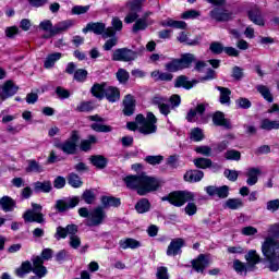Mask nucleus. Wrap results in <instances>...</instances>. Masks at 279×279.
<instances>
[{"instance_id": "48", "label": "nucleus", "mask_w": 279, "mask_h": 279, "mask_svg": "<svg viewBox=\"0 0 279 279\" xmlns=\"http://www.w3.org/2000/svg\"><path fill=\"white\" fill-rule=\"evenodd\" d=\"M225 158H226V160L239 161V160H241V151L235 150V149L227 150L225 154Z\"/></svg>"}, {"instance_id": "15", "label": "nucleus", "mask_w": 279, "mask_h": 279, "mask_svg": "<svg viewBox=\"0 0 279 279\" xmlns=\"http://www.w3.org/2000/svg\"><path fill=\"white\" fill-rule=\"evenodd\" d=\"M210 265V257L201 254L196 259L192 260V267L197 274H204V269Z\"/></svg>"}, {"instance_id": "62", "label": "nucleus", "mask_w": 279, "mask_h": 279, "mask_svg": "<svg viewBox=\"0 0 279 279\" xmlns=\"http://www.w3.org/2000/svg\"><path fill=\"white\" fill-rule=\"evenodd\" d=\"M268 234L275 239H279V223H274L268 227Z\"/></svg>"}, {"instance_id": "26", "label": "nucleus", "mask_w": 279, "mask_h": 279, "mask_svg": "<svg viewBox=\"0 0 279 279\" xmlns=\"http://www.w3.org/2000/svg\"><path fill=\"white\" fill-rule=\"evenodd\" d=\"M107 86L108 85L106 83H102V84L96 83L93 85L90 93L97 99H104V97H106Z\"/></svg>"}, {"instance_id": "35", "label": "nucleus", "mask_w": 279, "mask_h": 279, "mask_svg": "<svg viewBox=\"0 0 279 279\" xmlns=\"http://www.w3.org/2000/svg\"><path fill=\"white\" fill-rule=\"evenodd\" d=\"M34 189L37 193H49L51 191V182L50 181H37L34 183Z\"/></svg>"}, {"instance_id": "22", "label": "nucleus", "mask_w": 279, "mask_h": 279, "mask_svg": "<svg viewBox=\"0 0 279 279\" xmlns=\"http://www.w3.org/2000/svg\"><path fill=\"white\" fill-rule=\"evenodd\" d=\"M105 97L108 99V101L114 104V101H119V99H121V92H119V88L117 87L107 85Z\"/></svg>"}, {"instance_id": "7", "label": "nucleus", "mask_w": 279, "mask_h": 279, "mask_svg": "<svg viewBox=\"0 0 279 279\" xmlns=\"http://www.w3.org/2000/svg\"><path fill=\"white\" fill-rule=\"evenodd\" d=\"M169 102L171 106L167 104V98L161 96H156L153 99L154 106H157V108H159V112L160 114H163V117H169L173 108H179L180 104H182V99L180 98V95L174 94L170 97Z\"/></svg>"}, {"instance_id": "32", "label": "nucleus", "mask_w": 279, "mask_h": 279, "mask_svg": "<svg viewBox=\"0 0 279 279\" xmlns=\"http://www.w3.org/2000/svg\"><path fill=\"white\" fill-rule=\"evenodd\" d=\"M101 204L105 208L121 206V199L113 197V196H102L101 197Z\"/></svg>"}, {"instance_id": "52", "label": "nucleus", "mask_w": 279, "mask_h": 279, "mask_svg": "<svg viewBox=\"0 0 279 279\" xmlns=\"http://www.w3.org/2000/svg\"><path fill=\"white\" fill-rule=\"evenodd\" d=\"M92 130H94V132L108 133V132H112V126L106 125V124L94 123V124H92Z\"/></svg>"}, {"instance_id": "33", "label": "nucleus", "mask_w": 279, "mask_h": 279, "mask_svg": "<svg viewBox=\"0 0 279 279\" xmlns=\"http://www.w3.org/2000/svg\"><path fill=\"white\" fill-rule=\"evenodd\" d=\"M74 22L72 20H65L62 22H59L54 25V36L56 34H60L62 32H66V29H71L73 27Z\"/></svg>"}, {"instance_id": "34", "label": "nucleus", "mask_w": 279, "mask_h": 279, "mask_svg": "<svg viewBox=\"0 0 279 279\" xmlns=\"http://www.w3.org/2000/svg\"><path fill=\"white\" fill-rule=\"evenodd\" d=\"M119 244L122 250H128V248L136 250V247L141 246V242L130 238L125 240H121Z\"/></svg>"}, {"instance_id": "11", "label": "nucleus", "mask_w": 279, "mask_h": 279, "mask_svg": "<svg viewBox=\"0 0 279 279\" xmlns=\"http://www.w3.org/2000/svg\"><path fill=\"white\" fill-rule=\"evenodd\" d=\"M33 209L27 210L23 217L24 220L27 221L28 223H43V221H45V218L43 216V213H40V210H43V206H40L39 204L33 203L32 204Z\"/></svg>"}, {"instance_id": "29", "label": "nucleus", "mask_w": 279, "mask_h": 279, "mask_svg": "<svg viewBox=\"0 0 279 279\" xmlns=\"http://www.w3.org/2000/svg\"><path fill=\"white\" fill-rule=\"evenodd\" d=\"M195 84H197V82L193 81H189V77L181 75L175 80L174 86L175 88H186L187 90L193 88V86H195Z\"/></svg>"}, {"instance_id": "12", "label": "nucleus", "mask_w": 279, "mask_h": 279, "mask_svg": "<svg viewBox=\"0 0 279 279\" xmlns=\"http://www.w3.org/2000/svg\"><path fill=\"white\" fill-rule=\"evenodd\" d=\"M135 58H137L136 52L128 48L116 49L112 54L114 62H132Z\"/></svg>"}, {"instance_id": "23", "label": "nucleus", "mask_w": 279, "mask_h": 279, "mask_svg": "<svg viewBox=\"0 0 279 279\" xmlns=\"http://www.w3.org/2000/svg\"><path fill=\"white\" fill-rule=\"evenodd\" d=\"M183 178L185 182H191V183L201 182V180H203L204 178V172L199 170H190L185 172Z\"/></svg>"}, {"instance_id": "49", "label": "nucleus", "mask_w": 279, "mask_h": 279, "mask_svg": "<svg viewBox=\"0 0 279 279\" xmlns=\"http://www.w3.org/2000/svg\"><path fill=\"white\" fill-rule=\"evenodd\" d=\"M93 102L90 101H83L77 105L76 110L77 112H90V110H94Z\"/></svg>"}, {"instance_id": "56", "label": "nucleus", "mask_w": 279, "mask_h": 279, "mask_svg": "<svg viewBox=\"0 0 279 279\" xmlns=\"http://www.w3.org/2000/svg\"><path fill=\"white\" fill-rule=\"evenodd\" d=\"M177 40H179V43H187L191 46L197 45V40L189 41V33L186 32H181L177 37Z\"/></svg>"}, {"instance_id": "42", "label": "nucleus", "mask_w": 279, "mask_h": 279, "mask_svg": "<svg viewBox=\"0 0 279 279\" xmlns=\"http://www.w3.org/2000/svg\"><path fill=\"white\" fill-rule=\"evenodd\" d=\"M245 260H247V263H250L251 265H258V263H260V255H258L256 250H251L245 255Z\"/></svg>"}, {"instance_id": "4", "label": "nucleus", "mask_w": 279, "mask_h": 279, "mask_svg": "<svg viewBox=\"0 0 279 279\" xmlns=\"http://www.w3.org/2000/svg\"><path fill=\"white\" fill-rule=\"evenodd\" d=\"M157 122L158 119H156V116H154L151 112H148L146 118L143 114H137L135 122H129L126 128L128 130H131V132H134L136 128H140V132L142 134H154L157 130Z\"/></svg>"}, {"instance_id": "14", "label": "nucleus", "mask_w": 279, "mask_h": 279, "mask_svg": "<svg viewBox=\"0 0 279 279\" xmlns=\"http://www.w3.org/2000/svg\"><path fill=\"white\" fill-rule=\"evenodd\" d=\"M16 93H19V85H16V83H14V81L9 80V81L4 82V84L2 85V90L0 93V99H2V101H5V99H10V97H14V95H16Z\"/></svg>"}, {"instance_id": "10", "label": "nucleus", "mask_w": 279, "mask_h": 279, "mask_svg": "<svg viewBox=\"0 0 279 279\" xmlns=\"http://www.w3.org/2000/svg\"><path fill=\"white\" fill-rule=\"evenodd\" d=\"M77 141H80V135H77V131H72L71 137L63 143H56L54 147L57 149H61L63 154L73 155L77 149Z\"/></svg>"}, {"instance_id": "16", "label": "nucleus", "mask_w": 279, "mask_h": 279, "mask_svg": "<svg viewBox=\"0 0 279 279\" xmlns=\"http://www.w3.org/2000/svg\"><path fill=\"white\" fill-rule=\"evenodd\" d=\"M209 16L214 20L217 21L218 23H221L223 21H230L232 19V13H230L226 9H220V8H215L209 12Z\"/></svg>"}, {"instance_id": "8", "label": "nucleus", "mask_w": 279, "mask_h": 279, "mask_svg": "<svg viewBox=\"0 0 279 279\" xmlns=\"http://www.w3.org/2000/svg\"><path fill=\"white\" fill-rule=\"evenodd\" d=\"M195 195L191 192H172L168 196L163 197V202H169L172 206H184L185 202H193Z\"/></svg>"}, {"instance_id": "3", "label": "nucleus", "mask_w": 279, "mask_h": 279, "mask_svg": "<svg viewBox=\"0 0 279 279\" xmlns=\"http://www.w3.org/2000/svg\"><path fill=\"white\" fill-rule=\"evenodd\" d=\"M260 250L263 256L268 262L269 271H279V241L274 236H266Z\"/></svg>"}, {"instance_id": "40", "label": "nucleus", "mask_w": 279, "mask_h": 279, "mask_svg": "<svg viewBox=\"0 0 279 279\" xmlns=\"http://www.w3.org/2000/svg\"><path fill=\"white\" fill-rule=\"evenodd\" d=\"M225 206L230 208V210H239V208H243V201L240 198H229Z\"/></svg>"}, {"instance_id": "45", "label": "nucleus", "mask_w": 279, "mask_h": 279, "mask_svg": "<svg viewBox=\"0 0 279 279\" xmlns=\"http://www.w3.org/2000/svg\"><path fill=\"white\" fill-rule=\"evenodd\" d=\"M258 93L266 99V101H274V96H271V92H269V88L267 86L259 85L257 86Z\"/></svg>"}, {"instance_id": "38", "label": "nucleus", "mask_w": 279, "mask_h": 279, "mask_svg": "<svg viewBox=\"0 0 279 279\" xmlns=\"http://www.w3.org/2000/svg\"><path fill=\"white\" fill-rule=\"evenodd\" d=\"M0 206H2L4 213H10L14 209V201L10 196H3L0 199Z\"/></svg>"}, {"instance_id": "37", "label": "nucleus", "mask_w": 279, "mask_h": 279, "mask_svg": "<svg viewBox=\"0 0 279 279\" xmlns=\"http://www.w3.org/2000/svg\"><path fill=\"white\" fill-rule=\"evenodd\" d=\"M217 90L220 93V104H230V95H232L230 88L218 86Z\"/></svg>"}, {"instance_id": "60", "label": "nucleus", "mask_w": 279, "mask_h": 279, "mask_svg": "<svg viewBox=\"0 0 279 279\" xmlns=\"http://www.w3.org/2000/svg\"><path fill=\"white\" fill-rule=\"evenodd\" d=\"M70 245L73 247V250H77L80 245H82V241L80 240V236H77L75 233L70 234Z\"/></svg>"}, {"instance_id": "31", "label": "nucleus", "mask_w": 279, "mask_h": 279, "mask_svg": "<svg viewBox=\"0 0 279 279\" xmlns=\"http://www.w3.org/2000/svg\"><path fill=\"white\" fill-rule=\"evenodd\" d=\"M162 27H174L175 29H186V22L184 21H174L167 19L161 22Z\"/></svg>"}, {"instance_id": "63", "label": "nucleus", "mask_w": 279, "mask_h": 279, "mask_svg": "<svg viewBox=\"0 0 279 279\" xmlns=\"http://www.w3.org/2000/svg\"><path fill=\"white\" fill-rule=\"evenodd\" d=\"M199 16V12L196 10H190L184 13H182L181 19H197Z\"/></svg>"}, {"instance_id": "28", "label": "nucleus", "mask_w": 279, "mask_h": 279, "mask_svg": "<svg viewBox=\"0 0 279 279\" xmlns=\"http://www.w3.org/2000/svg\"><path fill=\"white\" fill-rule=\"evenodd\" d=\"M258 175H260V169L250 168L246 172V184H248V186H254V184L258 182Z\"/></svg>"}, {"instance_id": "39", "label": "nucleus", "mask_w": 279, "mask_h": 279, "mask_svg": "<svg viewBox=\"0 0 279 279\" xmlns=\"http://www.w3.org/2000/svg\"><path fill=\"white\" fill-rule=\"evenodd\" d=\"M90 162L94 167H97V169H104L106 168V165H108V160H106L101 155L90 157Z\"/></svg>"}, {"instance_id": "58", "label": "nucleus", "mask_w": 279, "mask_h": 279, "mask_svg": "<svg viewBox=\"0 0 279 279\" xmlns=\"http://www.w3.org/2000/svg\"><path fill=\"white\" fill-rule=\"evenodd\" d=\"M90 10V5H75L72 8V14H86Z\"/></svg>"}, {"instance_id": "57", "label": "nucleus", "mask_w": 279, "mask_h": 279, "mask_svg": "<svg viewBox=\"0 0 279 279\" xmlns=\"http://www.w3.org/2000/svg\"><path fill=\"white\" fill-rule=\"evenodd\" d=\"M235 104L236 106H239V108H242L244 110H247V108H252V102L247 98H239L238 100H235Z\"/></svg>"}, {"instance_id": "24", "label": "nucleus", "mask_w": 279, "mask_h": 279, "mask_svg": "<svg viewBox=\"0 0 279 279\" xmlns=\"http://www.w3.org/2000/svg\"><path fill=\"white\" fill-rule=\"evenodd\" d=\"M39 29L48 33V35H45L44 38H51V36H56V26H53V23H51L50 20H44L40 22Z\"/></svg>"}, {"instance_id": "30", "label": "nucleus", "mask_w": 279, "mask_h": 279, "mask_svg": "<svg viewBox=\"0 0 279 279\" xmlns=\"http://www.w3.org/2000/svg\"><path fill=\"white\" fill-rule=\"evenodd\" d=\"M62 58V53L60 52H53L46 57L44 61V68L45 69H53L56 66V62Z\"/></svg>"}, {"instance_id": "2", "label": "nucleus", "mask_w": 279, "mask_h": 279, "mask_svg": "<svg viewBox=\"0 0 279 279\" xmlns=\"http://www.w3.org/2000/svg\"><path fill=\"white\" fill-rule=\"evenodd\" d=\"M124 182L128 189H135L137 191V195H147L148 193H154V191H158L161 186L160 180L145 173L125 177Z\"/></svg>"}, {"instance_id": "61", "label": "nucleus", "mask_w": 279, "mask_h": 279, "mask_svg": "<svg viewBox=\"0 0 279 279\" xmlns=\"http://www.w3.org/2000/svg\"><path fill=\"white\" fill-rule=\"evenodd\" d=\"M56 93L60 99H69L71 97V93L63 87H57Z\"/></svg>"}, {"instance_id": "27", "label": "nucleus", "mask_w": 279, "mask_h": 279, "mask_svg": "<svg viewBox=\"0 0 279 279\" xmlns=\"http://www.w3.org/2000/svg\"><path fill=\"white\" fill-rule=\"evenodd\" d=\"M213 123L227 129L232 128L230 121L226 120V116H223V112L221 111H217L216 113H214Z\"/></svg>"}, {"instance_id": "59", "label": "nucleus", "mask_w": 279, "mask_h": 279, "mask_svg": "<svg viewBox=\"0 0 279 279\" xmlns=\"http://www.w3.org/2000/svg\"><path fill=\"white\" fill-rule=\"evenodd\" d=\"M191 138L192 141L198 143V141H202L204 138V133L202 132L201 129H194L191 132Z\"/></svg>"}, {"instance_id": "55", "label": "nucleus", "mask_w": 279, "mask_h": 279, "mask_svg": "<svg viewBox=\"0 0 279 279\" xmlns=\"http://www.w3.org/2000/svg\"><path fill=\"white\" fill-rule=\"evenodd\" d=\"M82 199H84L85 204H93L95 202V192L87 190L82 194Z\"/></svg>"}, {"instance_id": "64", "label": "nucleus", "mask_w": 279, "mask_h": 279, "mask_svg": "<svg viewBox=\"0 0 279 279\" xmlns=\"http://www.w3.org/2000/svg\"><path fill=\"white\" fill-rule=\"evenodd\" d=\"M158 279H169V274L167 272V267H159L157 269Z\"/></svg>"}, {"instance_id": "19", "label": "nucleus", "mask_w": 279, "mask_h": 279, "mask_svg": "<svg viewBox=\"0 0 279 279\" xmlns=\"http://www.w3.org/2000/svg\"><path fill=\"white\" fill-rule=\"evenodd\" d=\"M248 19L252 21V23L259 25L260 27L265 25V20L263 19V14L260 13V9H258V7H254L248 11Z\"/></svg>"}, {"instance_id": "20", "label": "nucleus", "mask_w": 279, "mask_h": 279, "mask_svg": "<svg viewBox=\"0 0 279 279\" xmlns=\"http://www.w3.org/2000/svg\"><path fill=\"white\" fill-rule=\"evenodd\" d=\"M259 130H265L266 132H271V130H279V120H270L269 118H264L259 122Z\"/></svg>"}, {"instance_id": "47", "label": "nucleus", "mask_w": 279, "mask_h": 279, "mask_svg": "<svg viewBox=\"0 0 279 279\" xmlns=\"http://www.w3.org/2000/svg\"><path fill=\"white\" fill-rule=\"evenodd\" d=\"M68 183L70 186H73V189H80V186H82V180L75 173L69 175Z\"/></svg>"}, {"instance_id": "9", "label": "nucleus", "mask_w": 279, "mask_h": 279, "mask_svg": "<svg viewBox=\"0 0 279 279\" xmlns=\"http://www.w3.org/2000/svg\"><path fill=\"white\" fill-rule=\"evenodd\" d=\"M88 32H93V34H96L97 36L102 35V38H112V36H114V28H106V24L101 22L88 23L86 27L83 28V34H88Z\"/></svg>"}, {"instance_id": "25", "label": "nucleus", "mask_w": 279, "mask_h": 279, "mask_svg": "<svg viewBox=\"0 0 279 279\" xmlns=\"http://www.w3.org/2000/svg\"><path fill=\"white\" fill-rule=\"evenodd\" d=\"M193 62H195V54L193 53L181 54V58L179 59L181 71H184V69H191V64H193Z\"/></svg>"}, {"instance_id": "50", "label": "nucleus", "mask_w": 279, "mask_h": 279, "mask_svg": "<svg viewBox=\"0 0 279 279\" xmlns=\"http://www.w3.org/2000/svg\"><path fill=\"white\" fill-rule=\"evenodd\" d=\"M117 80L121 82V84H125L128 80H130V73L125 69H119L117 72Z\"/></svg>"}, {"instance_id": "6", "label": "nucleus", "mask_w": 279, "mask_h": 279, "mask_svg": "<svg viewBox=\"0 0 279 279\" xmlns=\"http://www.w3.org/2000/svg\"><path fill=\"white\" fill-rule=\"evenodd\" d=\"M78 215L80 217L87 219V226L89 227L101 226V223H104L108 217L106 215V210L101 206H98L90 211L86 207H81L78 209Z\"/></svg>"}, {"instance_id": "53", "label": "nucleus", "mask_w": 279, "mask_h": 279, "mask_svg": "<svg viewBox=\"0 0 279 279\" xmlns=\"http://www.w3.org/2000/svg\"><path fill=\"white\" fill-rule=\"evenodd\" d=\"M165 160V157L160 156V155H157V156H147L145 158V161L148 163V165H153V166H156V165H160V162H162Z\"/></svg>"}, {"instance_id": "44", "label": "nucleus", "mask_w": 279, "mask_h": 279, "mask_svg": "<svg viewBox=\"0 0 279 279\" xmlns=\"http://www.w3.org/2000/svg\"><path fill=\"white\" fill-rule=\"evenodd\" d=\"M97 143V137L95 135H90L88 140H84L81 142V149L82 151H88L93 144Z\"/></svg>"}, {"instance_id": "46", "label": "nucleus", "mask_w": 279, "mask_h": 279, "mask_svg": "<svg viewBox=\"0 0 279 279\" xmlns=\"http://www.w3.org/2000/svg\"><path fill=\"white\" fill-rule=\"evenodd\" d=\"M194 165L198 169H208V167L213 165V161L206 158H197V159H194Z\"/></svg>"}, {"instance_id": "43", "label": "nucleus", "mask_w": 279, "mask_h": 279, "mask_svg": "<svg viewBox=\"0 0 279 279\" xmlns=\"http://www.w3.org/2000/svg\"><path fill=\"white\" fill-rule=\"evenodd\" d=\"M166 71L169 73H177V71H182L179 59H173L172 61L165 64Z\"/></svg>"}, {"instance_id": "21", "label": "nucleus", "mask_w": 279, "mask_h": 279, "mask_svg": "<svg viewBox=\"0 0 279 279\" xmlns=\"http://www.w3.org/2000/svg\"><path fill=\"white\" fill-rule=\"evenodd\" d=\"M123 106H124L123 113L126 117H132V114H134V108L136 107L134 97L132 95H126L123 100Z\"/></svg>"}, {"instance_id": "51", "label": "nucleus", "mask_w": 279, "mask_h": 279, "mask_svg": "<svg viewBox=\"0 0 279 279\" xmlns=\"http://www.w3.org/2000/svg\"><path fill=\"white\" fill-rule=\"evenodd\" d=\"M86 77H88V71L84 69H78L74 72V80L76 82H86Z\"/></svg>"}, {"instance_id": "41", "label": "nucleus", "mask_w": 279, "mask_h": 279, "mask_svg": "<svg viewBox=\"0 0 279 279\" xmlns=\"http://www.w3.org/2000/svg\"><path fill=\"white\" fill-rule=\"evenodd\" d=\"M149 208H151V205L149 204V201L147 198H142L135 205V210H137V213L140 214L149 211Z\"/></svg>"}, {"instance_id": "5", "label": "nucleus", "mask_w": 279, "mask_h": 279, "mask_svg": "<svg viewBox=\"0 0 279 279\" xmlns=\"http://www.w3.org/2000/svg\"><path fill=\"white\" fill-rule=\"evenodd\" d=\"M32 260H33V267H32V263L24 262L22 263L21 267L15 270V274L16 276H19V278H23L27 276L29 271H33V274L37 276V277H33L32 279H40L47 276V267L43 265L44 263L43 258H40V256H36V257H33Z\"/></svg>"}, {"instance_id": "54", "label": "nucleus", "mask_w": 279, "mask_h": 279, "mask_svg": "<svg viewBox=\"0 0 279 279\" xmlns=\"http://www.w3.org/2000/svg\"><path fill=\"white\" fill-rule=\"evenodd\" d=\"M228 195H230V187H228L227 185L218 187L216 192L217 197H219L220 199H226Z\"/></svg>"}, {"instance_id": "18", "label": "nucleus", "mask_w": 279, "mask_h": 279, "mask_svg": "<svg viewBox=\"0 0 279 279\" xmlns=\"http://www.w3.org/2000/svg\"><path fill=\"white\" fill-rule=\"evenodd\" d=\"M184 245V240L175 239L172 240L167 250V256H178L182 252V246Z\"/></svg>"}, {"instance_id": "13", "label": "nucleus", "mask_w": 279, "mask_h": 279, "mask_svg": "<svg viewBox=\"0 0 279 279\" xmlns=\"http://www.w3.org/2000/svg\"><path fill=\"white\" fill-rule=\"evenodd\" d=\"M80 204V196L68 197L63 199H59L56 203V208L59 213H64L66 210H71V208H75Z\"/></svg>"}, {"instance_id": "17", "label": "nucleus", "mask_w": 279, "mask_h": 279, "mask_svg": "<svg viewBox=\"0 0 279 279\" xmlns=\"http://www.w3.org/2000/svg\"><path fill=\"white\" fill-rule=\"evenodd\" d=\"M71 234H77V226L68 225L65 228L58 227L54 239H57V241H60V239H66V236H71Z\"/></svg>"}, {"instance_id": "36", "label": "nucleus", "mask_w": 279, "mask_h": 279, "mask_svg": "<svg viewBox=\"0 0 279 279\" xmlns=\"http://www.w3.org/2000/svg\"><path fill=\"white\" fill-rule=\"evenodd\" d=\"M45 168L40 166L36 160H28V166L26 167V173H43Z\"/></svg>"}, {"instance_id": "1", "label": "nucleus", "mask_w": 279, "mask_h": 279, "mask_svg": "<svg viewBox=\"0 0 279 279\" xmlns=\"http://www.w3.org/2000/svg\"><path fill=\"white\" fill-rule=\"evenodd\" d=\"M143 3L145 0H131L126 2V8L129 13L124 17V23L126 25H132L133 34H138V32H145L149 25H154L155 21L151 19L154 12L146 11L143 13L142 17H138V12L143 10Z\"/></svg>"}]
</instances>
